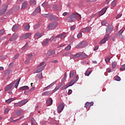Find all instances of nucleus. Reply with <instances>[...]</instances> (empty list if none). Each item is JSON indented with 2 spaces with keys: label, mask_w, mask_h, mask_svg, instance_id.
Instances as JSON below:
<instances>
[{
  "label": "nucleus",
  "mask_w": 125,
  "mask_h": 125,
  "mask_svg": "<svg viewBox=\"0 0 125 125\" xmlns=\"http://www.w3.org/2000/svg\"><path fill=\"white\" fill-rule=\"evenodd\" d=\"M82 17L78 13H72L69 16V18H68V22H73L75 20L77 19L78 20H81Z\"/></svg>",
  "instance_id": "1"
},
{
  "label": "nucleus",
  "mask_w": 125,
  "mask_h": 125,
  "mask_svg": "<svg viewBox=\"0 0 125 125\" xmlns=\"http://www.w3.org/2000/svg\"><path fill=\"white\" fill-rule=\"evenodd\" d=\"M45 66V65H44V62H41V63H40V65L38 66V67H40V68L37 69L36 71L34 73V74L40 73V72L42 71L44 69Z\"/></svg>",
  "instance_id": "2"
},
{
  "label": "nucleus",
  "mask_w": 125,
  "mask_h": 125,
  "mask_svg": "<svg viewBox=\"0 0 125 125\" xmlns=\"http://www.w3.org/2000/svg\"><path fill=\"white\" fill-rule=\"evenodd\" d=\"M58 23L56 22L52 23L48 25V30H49L55 29L58 26Z\"/></svg>",
  "instance_id": "3"
},
{
  "label": "nucleus",
  "mask_w": 125,
  "mask_h": 125,
  "mask_svg": "<svg viewBox=\"0 0 125 125\" xmlns=\"http://www.w3.org/2000/svg\"><path fill=\"white\" fill-rule=\"evenodd\" d=\"M7 7L8 6L6 4H4L0 8V15L4 14L6 11Z\"/></svg>",
  "instance_id": "4"
},
{
  "label": "nucleus",
  "mask_w": 125,
  "mask_h": 125,
  "mask_svg": "<svg viewBox=\"0 0 125 125\" xmlns=\"http://www.w3.org/2000/svg\"><path fill=\"white\" fill-rule=\"evenodd\" d=\"M83 54V52H79V53H76V54L71 55H70V59L78 58L82 56Z\"/></svg>",
  "instance_id": "5"
},
{
  "label": "nucleus",
  "mask_w": 125,
  "mask_h": 125,
  "mask_svg": "<svg viewBox=\"0 0 125 125\" xmlns=\"http://www.w3.org/2000/svg\"><path fill=\"white\" fill-rule=\"evenodd\" d=\"M28 101L29 100L27 99L22 100L21 101L19 102L17 104H14V106H22L23 105L26 104Z\"/></svg>",
  "instance_id": "6"
},
{
  "label": "nucleus",
  "mask_w": 125,
  "mask_h": 125,
  "mask_svg": "<svg viewBox=\"0 0 125 125\" xmlns=\"http://www.w3.org/2000/svg\"><path fill=\"white\" fill-rule=\"evenodd\" d=\"M109 38V37H108V35H105L104 37V38L100 42V44H104L106 43L107 41H108V39Z\"/></svg>",
  "instance_id": "7"
},
{
  "label": "nucleus",
  "mask_w": 125,
  "mask_h": 125,
  "mask_svg": "<svg viewBox=\"0 0 125 125\" xmlns=\"http://www.w3.org/2000/svg\"><path fill=\"white\" fill-rule=\"evenodd\" d=\"M113 27L112 26H110V27H108L107 28V29H106V35L105 36H108L109 37V35L110 34V33L112 32V31H113Z\"/></svg>",
  "instance_id": "8"
},
{
  "label": "nucleus",
  "mask_w": 125,
  "mask_h": 125,
  "mask_svg": "<svg viewBox=\"0 0 125 125\" xmlns=\"http://www.w3.org/2000/svg\"><path fill=\"white\" fill-rule=\"evenodd\" d=\"M19 38V35L18 34H13L11 38L9 39L10 42H14Z\"/></svg>",
  "instance_id": "9"
},
{
  "label": "nucleus",
  "mask_w": 125,
  "mask_h": 125,
  "mask_svg": "<svg viewBox=\"0 0 125 125\" xmlns=\"http://www.w3.org/2000/svg\"><path fill=\"white\" fill-rule=\"evenodd\" d=\"M14 84V83H11L7 85L6 86V87L4 88V91H7L11 89L13 87Z\"/></svg>",
  "instance_id": "10"
},
{
  "label": "nucleus",
  "mask_w": 125,
  "mask_h": 125,
  "mask_svg": "<svg viewBox=\"0 0 125 125\" xmlns=\"http://www.w3.org/2000/svg\"><path fill=\"white\" fill-rule=\"evenodd\" d=\"M64 107V105L63 103H62L58 108V113H61L62 111L63 110V108Z\"/></svg>",
  "instance_id": "11"
},
{
  "label": "nucleus",
  "mask_w": 125,
  "mask_h": 125,
  "mask_svg": "<svg viewBox=\"0 0 125 125\" xmlns=\"http://www.w3.org/2000/svg\"><path fill=\"white\" fill-rule=\"evenodd\" d=\"M79 76L76 77V79H75V80H73L71 81H70V82H69V83H68L69 84L70 86H72L74 84H75L79 80Z\"/></svg>",
  "instance_id": "12"
},
{
  "label": "nucleus",
  "mask_w": 125,
  "mask_h": 125,
  "mask_svg": "<svg viewBox=\"0 0 125 125\" xmlns=\"http://www.w3.org/2000/svg\"><path fill=\"white\" fill-rule=\"evenodd\" d=\"M88 45V43L86 42H83L79 44V47L81 48H84Z\"/></svg>",
  "instance_id": "13"
},
{
  "label": "nucleus",
  "mask_w": 125,
  "mask_h": 125,
  "mask_svg": "<svg viewBox=\"0 0 125 125\" xmlns=\"http://www.w3.org/2000/svg\"><path fill=\"white\" fill-rule=\"evenodd\" d=\"M94 104V102H91L90 103H89V102H86L85 104V105H84V107L87 108L89 106H91L92 105H93Z\"/></svg>",
  "instance_id": "14"
},
{
  "label": "nucleus",
  "mask_w": 125,
  "mask_h": 125,
  "mask_svg": "<svg viewBox=\"0 0 125 125\" xmlns=\"http://www.w3.org/2000/svg\"><path fill=\"white\" fill-rule=\"evenodd\" d=\"M107 9V8H103L100 12V16H102L104 14Z\"/></svg>",
  "instance_id": "15"
},
{
  "label": "nucleus",
  "mask_w": 125,
  "mask_h": 125,
  "mask_svg": "<svg viewBox=\"0 0 125 125\" xmlns=\"http://www.w3.org/2000/svg\"><path fill=\"white\" fill-rule=\"evenodd\" d=\"M52 104H53V100L51 98L46 101V104L47 106H50L52 105Z\"/></svg>",
  "instance_id": "16"
},
{
  "label": "nucleus",
  "mask_w": 125,
  "mask_h": 125,
  "mask_svg": "<svg viewBox=\"0 0 125 125\" xmlns=\"http://www.w3.org/2000/svg\"><path fill=\"white\" fill-rule=\"evenodd\" d=\"M55 54V50H49L47 53V56H50Z\"/></svg>",
  "instance_id": "17"
},
{
  "label": "nucleus",
  "mask_w": 125,
  "mask_h": 125,
  "mask_svg": "<svg viewBox=\"0 0 125 125\" xmlns=\"http://www.w3.org/2000/svg\"><path fill=\"white\" fill-rule=\"evenodd\" d=\"M40 12H41V8H40V6H39L34 11L33 13L34 14H38L39 13H40Z\"/></svg>",
  "instance_id": "18"
},
{
  "label": "nucleus",
  "mask_w": 125,
  "mask_h": 125,
  "mask_svg": "<svg viewBox=\"0 0 125 125\" xmlns=\"http://www.w3.org/2000/svg\"><path fill=\"white\" fill-rule=\"evenodd\" d=\"M32 36V33H26L25 35H24V39L25 40H26V39H28V38L29 37H31Z\"/></svg>",
  "instance_id": "19"
},
{
  "label": "nucleus",
  "mask_w": 125,
  "mask_h": 125,
  "mask_svg": "<svg viewBox=\"0 0 125 125\" xmlns=\"http://www.w3.org/2000/svg\"><path fill=\"white\" fill-rule=\"evenodd\" d=\"M57 38H60L61 39H64L65 38V36L64 34H62L60 35H58L56 36Z\"/></svg>",
  "instance_id": "20"
},
{
  "label": "nucleus",
  "mask_w": 125,
  "mask_h": 125,
  "mask_svg": "<svg viewBox=\"0 0 125 125\" xmlns=\"http://www.w3.org/2000/svg\"><path fill=\"white\" fill-rule=\"evenodd\" d=\"M36 0H30L29 1L30 5L31 6H34L36 4Z\"/></svg>",
  "instance_id": "21"
},
{
  "label": "nucleus",
  "mask_w": 125,
  "mask_h": 125,
  "mask_svg": "<svg viewBox=\"0 0 125 125\" xmlns=\"http://www.w3.org/2000/svg\"><path fill=\"white\" fill-rule=\"evenodd\" d=\"M55 83V82H53L52 83H51L50 85H48V86L45 87L43 89V91H45L47 89H48L49 88L51 87Z\"/></svg>",
  "instance_id": "22"
},
{
  "label": "nucleus",
  "mask_w": 125,
  "mask_h": 125,
  "mask_svg": "<svg viewBox=\"0 0 125 125\" xmlns=\"http://www.w3.org/2000/svg\"><path fill=\"white\" fill-rule=\"evenodd\" d=\"M28 5V3L27 2L24 1L22 3V6H21V9H24L27 7V5Z\"/></svg>",
  "instance_id": "23"
},
{
  "label": "nucleus",
  "mask_w": 125,
  "mask_h": 125,
  "mask_svg": "<svg viewBox=\"0 0 125 125\" xmlns=\"http://www.w3.org/2000/svg\"><path fill=\"white\" fill-rule=\"evenodd\" d=\"M42 36V33H36L34 35V37H37L39 39L41 38Z\"/></svg>",
  "instance_id": "24"
},
{
  "label": "nucleus",
  "mask_w": 125,
  "mask_h": 125,
  "mask_svg": "<svg viewBox=\"0 0 125 125\" xmlns=\"http://www.w3.org/2000/svg\"><path fill=\"white\" fill-rule=\"evenodd\" d=\"M28 89H29V87L28 86H24L20 88V90H26Z\"/></svg>",
  "instance_id": "25"
},
{
  "label": "nucleus",
  "mask_w": 125,
  "mask_h": 125,
  "mask_svg": "<svg viewBox=\"0 0 125 125\" xmlns=\"http://www.w3.org/2000/svg\"><path fill=\"white\" fill-rule=\"evenodd\" d=\"M124 33V30L122 29L120 30L116 34V37H118V36H120L122 35Z\"/></svg>",
  "instance_id": "26"
},
{
  "label": "nucleus",
  "mask_w": 125,
  "mask_h": 125,
  "mask_svg": "<svg viewBox=\"0 0 125 125\" xmlns=\"http://www.w3.org/2000/svg\"><path fill=\"white\" fill-rule=\"evenodd\" d=\"M21 78H20L19 79V80L17 82V83H16L15 85V87L17 88L19 84H20V81H21Z\"/></svg>",
  "instance_id": "27"
},
{
  "label": "nucleus",
  "mask_w": 125,
  "mask_h": 125,
  "mask_svg": "<svg viewBox=\"0 0 125 125\" xmlns=\"http://www.w3.org/2000/svg\"><path fill=\"white\" fill-rule=\"evenodd\" d=\"M53 9L55 11H58L59 10V7L57 5H53Z\"/></svg>",
  "instance_id": "28"
},
{
  "label": "nucleus",
  "mask_w": 125,
  "mask_h": 125,
  "mask_svg": "<svg viewBox=\"0 0 125 125\" xmlns=\"http://www.w3.org/2000/svg\"><path fill=\"white\" fill-rule=\"evenodd\" d=\"M13 100H14V99L13 98H10L7 100L5 101V102L7 104H10Z\"/></svg>",
  "instance_id": "29"
},
{
  "label": "nucleus",
  "mask_w": 125,
  "mask_h": 125,
  "mask_svg": "<svg viewBox=\"0 0 125 125\" xmlns=\"http://www.w3.org/2000/svg\"><path fill=\"white\" fill-rule=\"evenodd\" d=\"M51 94V92L50 91H46L42 93V96H48Z\"/></svg>",
  "instance_id": "30"
},
{
  "label": "nucleus",
  "mask_w": 125,
  "mask_h": 125,
  "mask_svg": "<svg viewBox=\"0 0 125 125\" xmlns=\"http://www.w3.org/2000/svg\"><path fill=\"white\" fill-rule=\"evenodd\" d=\"M117 66V62H113L112 63V67L113 69H115Z\"/></svg>",
  "instance_id": "31"
},
{
  "label": "nucleus",
  "mask_w": 125,
  "mask_h": 125,
  "mask_svg": "<svg viewBox=\"0 0 125 125\" xmlns=\"http://www.w3.org/2000/svg\"><path fill=\"white\" fill-rule=\"evenodd\" d=\"M27 47H28V42L26 43V44L21 48V49L24 50Z\"/></svg>",
  "instance_id": "32"
},
{
  "label": "nucleus",
  "mask_w": 125,
  "mask_h": 125,
  "mask_svg": "<svg viewBox=\"0 0 125 125\" xmlns=\"http://www.w3.org/2000/svg\"><path fill=\"white\" fill-rule=\"evenodd\" d=\"M110 61V58L109 57L105 58V61L106 63H108Z\"/></svg>",
  "instance_id": "33"
},
{
  "label": "nucleus",
  "mask_w": 125,
  "mask_h": 125,
  "mask_svg": "<svg viewBox=\"0 0 125 125\" xmlns=\"http://www.w3.org/2000/svg\"><path fill=\"white\" fill-rule=\"evenodd\" d=\"M91 72L88 71V70H86L85 73H84V75L86 76H89L90 74H91Z\"/></svg>",
  "instance_id": "34"
},
{
  "label": "nucleus",
  "mask_w": 125,
  "mask_h": 125,
  "mask_svg": "<svg viewBox=\"0 0 125 125\" xmlns=\"http://www.w3.org/2000/svg\"><path fill=\"white\" fill-rule=\"evenodd\" d=\"M71 45H68L65 48V50L67 51H70L71 50Z\"/></svg>",
  "instance_id": "35"
},
{
  "label": "nucleus",
  "mask_w": 125,
  "mask_h": 125,
  "mask_svg": "<svg viewBox=\"0 0 125 125\" xmlns=\"http://www.w3.org/2000/svg\"><path fill=\"white\" fill-rule=\"evenodd\" d=\"M18 29V26L17 25H14L12 27V30L15 31Z\"/></svg>",
  "instance_id": "36"
},
{
  "label": "nucleus",
  "mask_w": 125,
  "mask_h": 125,
  "mask_svg": "<svg viewBox=\"0 0 125 125\" xmlns=\"http://www.w3.org/2000/svg\"><path fill=\"white\" fill-rule=\"evenodd\" d=\"M74 72L70 71V73H69V78H72L74 76Z\"/></svg>",
  "instance_id": "37"
},
{
  "label": "nucleus",
  "mask_w": 125,
  "mask_h": 125,
  "mask_svg": "<svg viewBox=\"0 0 125 125\" xmlns=\"http://www.w3.org/2000/svg\"><path fill=\"white\" fill-rule=\"evenodd\" d=\"M20 40L21 41H23V40H25V35H21L20 37Z\"/></svg>",
  "instance_id": "38"
},
{
  "label": "nucleus",
  "mask_w": 125,
  "mask_h": 125,
  "mask_svg": "<svg viewBox=\"0 0 125 125\" xmlns=\"http://www.w3.org/2000/svg\"><path fill=\"white\" fill-rule=\"evenodd\" d=\"M37 76L38 78H39L40 79H42V73L38 74V75H37Z\"/></svg>",
  "instance_id": "39"
},
{
  "label": "nucleus",
  "mask_w": 125,
  "mask_h": 125,
  "mask_svg": "<svg viewBox=\"0 0 125 125\" xmlns=\"http://www.w3.org/2000/svg\"><path fill=\"white\" fill-rule=\"evenodd\" d=\"M106 24H107V21H104L101 22V24L102 26H105Z\"/></svg>",
  "instance_id": "40"
},
{
  "label": "nucleus",
  "mask_w": 125,
  "mask_h": 125,
  "mask_svg": "<svg viewBox=\"0 0 125 125\" xmlns=\"http://www.w3.org/2000/svg\"><path fill=\"white\" fill-rule=\"evenodd\" d=\"M125 70V64H123L120 68V71H123Z\"/></svg>",
  "instance_id": "41"
},
{
  "label": "nucleus",
  "mask_w": 125,
  "mask_h": 125,
  "mask_svg": "<svg viewBox=\"0 0 125 125\" xmlns=\"http://www.w3.org/2000/svg\"><path fill=\"white\" fill-rule=\"evenodd\" d=\"M83 35L82 33H79V34H77V38L80 39L82 37Z\"/></svg>",
  "instance_id": "42"
},
{
  "label": "nucleus",
  "mask_w": 125,
  "mask_h": 125,
  "mask_svg": "<svg viewBox=\"0 0 125 125\" xmlns=\"http://www.w3.org/2000/svg\"><path fill=\"white\" fill-rule=\"evenodd\" d=\"M81 56L83 59H85L88 57V56L86 54H82Z\"/></svg>",
  "instance_id": "43"
},
{
  "label": "nucleus",
  "mask_w": 125,
  "mask_h": 125,
  "mask_svg": "<svg viewBox=\"0 0 125 125\" xmlns=\"http://www.w3.org/2000/svg\"><path fill=\"white\" fill-rule=\"evenodd\" d=\"M60 88L59 86H56V87L52 91V93L55 92L56 91L59 90Z\"/></svg>",
  "instance_id": "44"
},
{
  "label": "nucleus",
  "mask_w": 125,
  "mask_h": 125,
  "mask_svg": "<svg viewBox=\"0 0 125 125\" xmlns=\"http://www.w3.org/2000/svg\"><path fill=\"white\" fill-rule=\"evenodd\" d=\"M5 30L4 29H1L0 30V35H3L4 34Z\"/></svg>",
  "instance_id": "45"
},
{
  "label": "nucleus",
  "mask_w": 125,
  "mask_h": 125,
  "mask_svg": "<svg viewBox=\"0 0 125 125\" xmlns=\"http://www.w3.org/2000/svg\"><path fill=\"white\" fill-rule=\"evenodd\" d=\"M116 1H115V0H114L111 3V6L112 7H115L116 6Z\"/></svg>",
  "instance_id": "46"
},
{
  "label": "nucleus",
  "mask_w": 125,
  "mask_h": 125,
  "mask_svg": "<svg viewBox=\"0 0 125 125\" xmlns=\"http://www.w3.org/2000/svg\"><path fill=\"white\" fill-rule=\"evenodd\" d=\"M84 30H85V31L86 32H88L89 31V30H90V27H86L84 28Z\"/></svg>",
  "instance_id": "47"
},
{
  "label": "nucleus",
  "mask_w": 125,
  "mask_h": 125,
  "mask_svg": "<svg viewBox=\"0 0 125 125\" xmlns=\"http://www.w3.org/2000/svg\"><path fill=\"white\" fill-rule=\"evenodd\" d=\"M20 56V54L18 53L14 56V59H18Z\"/></svg>",
  "instance_id": "48"
},
{
  "label": "nucleus",
  "mask_w": 125,
  "mask_h": 125,
  "mask_svg": "<svg viewBox=\"0 0 125 125\" xmlns=\"http://www.w3.org/2000/svg\"><path fill=\"white\" fill-rule=\"evenodd\" d=\"M76 26L75 25H72L71 27H70V30L74 31L75 29Z\"/></svg>",
  "instance_id": "49"
},
{
  "label": "nucleus",
  "mask_w": 125,
  "mask_h": 125,
  "mask_svg": "<svg viewBox=\"0 0 125 125\" xmlns=\"http://www.w3.org/2000/svg\"><path fill=\"white\" fill-rule=\"evenodd\" d=\"M48 44V41L47 40H45L44 42H43V45H46L47 44Z\"/></svg>",
  "instance_id": "50"
},
{
  "label": "nucleus",
  "mask_w": 125,
  "mask_h": 125,
  "mask_svg": "<svg viewBox=\"0 0 125 125\" xmlns=\"http://www.w3.org/2000/svg\"><path fill=\"white\" fill-rule=\"evenodd\" d=\"M21 110H18L16 112V114H17L18 116H20V115H21Z\"/></svg>",
  "instance_id": "51"
},
{
  "label": "nucleus",
  "mask_w": 125,
  "mask_h": 125,
  "mask_svg": "<svg viewBox=\"0 0 125 125\" xmlns=\"http://www.w3.org/2000/svg\"><path fill=\"white\" fill-rule=\"evenodd\" d=\"M9 112V109L8 108H6L4 110V114H8Z\"/></svg>",
  "instance_id": "52"
},
{
  "label": "nucleus",
  "mask_w": 125,
  "mask_h": 125,
  "mask_svg": "<svg viewBox=\"0 0 125 125\" xmlns=\"http://www.w3.org/2000/svg\"><path fill=\"white\" fill-rule=\"evenodd\" d=\"M25 29L26 30H29V29H30V25H26V26L25 27Z\"/></svg>",
  "instance_id": "53"
},
{
  "label": "nucleus",
  "mask_w": 125,
  "mask_h": 125,
  "mask_svg": "<svg viewBox=\"0 0 125 125\" xmlns=\"http://www.w3.org/2000/svg\"><path fill=\"white\" fill-rule=\"evenodd\" d=\"M31 125L34 124L35 123V121L33 118H32L31 119Z\"/></svg>",
  "instance_id": "54"
},
{
  "label": "nucleus",
  "mask_w": 125,
  "mask_h": 125,
  "mask_svg": "<svg viewBox=\"0 0 125 125\" xmlns=\"http://www.w3.org/2000/svg\"><path fill=\"white\" fill-rule=\"evenodd\" d=\"M30 58L27 59L25 61V64L28 63L30 62Z\"/></svg>",
  "instance_id": "55"
},
{
  "label": "nucleus",
  "mask_w": 125,
  "mask_h": 125,
  "mask_svg": "<svg viewBox=\"0 0 125 125\" xmlns=\"http://www.w3.org/2000/svg\"><path fill=\"white\" fill-rule=\"evenodd\" d=\"M40 26L39 24H37L35 25V26L34 27V29H36Z\"/></svg>",
  "instance_id": "56"
},
{
  "label": "nucleus",
  "mask_w": 125,
  "mask_h": 125,
  "mask_svg": "<svg viewBox=\"0 0 125 125\" xmlns=\"http://www.w3.org/2000/svg\"><path fill=\"white\" fill-rule=\"evenodd\" d=\"M122 14H118L117 16L116 19H119V18H120V17H122Z\"/></svg>",
  "instance_id": "57"
},
{
  "label": "nucleus",
  "mask_w": 125,
  "mask_h": 125,
  "mask_svg": "<svg viewBox=\"0 0 125 125\" xmlns=\"http://www.w3.org/2000/svg\"><path fill=\"white\" fill-rule=\"evenodd\" d=\"M116 80L119 82L121 81V78H120L119 76L116 77Z\"/></svg>",
  "instance_id": "58"
},
{
  "label": "nucleus",
  "mask_w": 125,
  "mask_h": 125,
  "mask_svg": "<svg viewBox=\"0 0 125 125\" xmlns=\"http://www.w3.org/2000/svg\"><path fill=\"white\" fill-rule=\"evenodd\" d=\"M20 9V7L19 6H17L15 8V9L16 11H18Z\"/></svg>",
  "instance_id": "59"
},
{
  "label": "nucleus",
  "mask_w": 125,
  "mask_h": 125,
  "mask_svg": "<svg viewBox=\"0 0 125 125\" xmlns=\"http://www.w3.org/2000/svg\"><path fill=\"white\" fill-rule=\"evenodd\" d=\"M23 118H24V116H21L19 119H17V121H20L21 119H23Z\"/></svg>",
  "instance_id": "60"
},
{
  "label": "nucleus",
  "mask_w": 125,
  "mask_h": 125,
  "mask_svg": "<svg viewBox=\"0 0 125 125\" xmlns=\"http://www.w3.org/2000/svg\"><path fill=\"white\" fill-rule=\"evenodd\" d=\"M85 28H82L81 30V32H82V33H85Z\"/></svg>",
  "instance_id": "61"
},
{
  "label": "nucleus",
  "mask_w": 125,
  "mask_h": 125,
  "mask_svg": "<svg viewBox=\"0 0 125 125\" xmlns=\"http://www.w3.org/2000/svg\"><path fill=\"white\" fill-rule=\"evenodd\" d=\"M35 88V87H33L31 88L29 90V91L32 92L34 90Z\"/></svg>",
  "instance_id": "62"
},
{
  "label": "nucleus",
  "mask_w": 125,
  "mask_h": 125,
  "mask_svg": "<svg viewBox=\"0 0 125 125\" xmlns=\"http://www.w3.org/2000/svg\"><path fill=\"white\" fill-rule=\"evenodd\" d=\"M72 93V90L71 89L68 90V95L71 94Z\"/></svg>",
  "instance_id": "63"
},
{
  "label": "nucleus",
  "mask_w": 125,
  "mask_h": 125,
  "mask_svg": "<svg viewBox=\"0 0 125 125\" xmlns=\"http://www.w3.org/2000/svg\"><path fill=\"white\" fill-rule=\"evenodd\" d=\"M69 86H70L69 85V83H68V84H67L66 85H65V86H64V89H66L67 87H69Z\"/></svg>",
  "instance_id": "64"
}]
</instances>
